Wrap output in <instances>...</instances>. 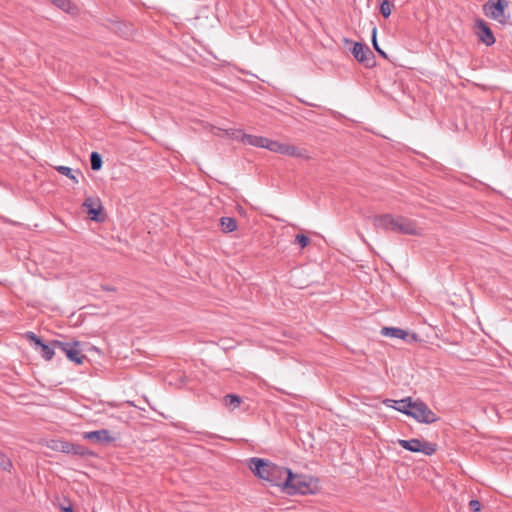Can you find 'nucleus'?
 <instances>
[{"label": "nucleus", "mask_w": 512, "mask_h": 512, "mask_svg": "<svg viewBox=\"0 0 512 512\" xmlns=\"http://www.w3.org/2000/svg\"><path fill=\"white\" fill-rule=\"evenodd\" d=\"M384 404L388 407L414 418L416 421L431 424L439 420V417L421 400H412L406 397L401 400L386 399Z\"/></svg>", "instance_id": "1"}, {"label": "nucleus", "mask_w": 512, "mask_h": 512, "mask_svg": "<svg viewBox=\"0 0 512 512\" xmlns=\"http://www.w3.org/2000/svg\"><path fill=\"white\" fill-rule=\"evenodd\" d=\"M375 228L384 231H391L405 235H421V229L414 220L401 215L390 213L376 215L373 217Z\"/></svg>", "instance_id": "2"}, {"label": "nucleus", "mask_w": 512, "mask_h": 512, "mask_svg": "<svg viewBox=\"0 0 512 512\" xmlns=\"http://www.w3.org/2000/svg\"><path fill=\"white\" fill-rule=\"evenodd\" d=\"M318 481L312 476L303 474H294L289 469L286 482H284L283 491L289 495L294 494H312L317 490Z\"/></svg>", "instance_id": "3"}, {"label": "nucleus", "mask_w": 512, "mask_h": 512, "mask_svg": "<svg viewBox=\"0 0 512 512\" xmlns=\"http://www.w3.org/2000/svg\"><path fill=\"white\" fill-rule=\"evenodd\" d=\"M267 149L271 152L279 153L282 155L292 156L296 158L309 159L306 149L297 146L281 143L274 140H268Z\"/></svg>", "instance_id": "4"}, {"label": "nucleus", "mask_w": 512, "mask_h": 512, "mask_svg": "<svg viewBox=\"0 0 512 512\" xmlns=\"http://www.w3.org/2000/svg\"><path fill=\"white\" fill-rule=\"evenodd\" d=\"M53 346L63 352L70 361L78 365L82 364L84 360H86V356L81 354L79 341L63 342L53 340Z\"/></svg>", "instance_id": "5"}, {"label": "nucleus", "mask_w": 512, "mask_h": 512, "mask_svg": "<svg viewBox=\"0 0 512 512\" xmlns=\"http://www.w3.org/2000/svg\"><path fill=\"white\" fill-rule=\"evenodd\" d=\"M398 444L405 450L411 452H422L427 456H430L436 452V444L427 441H421L416 438L410 440L399 439Z\"/></svg>", "instance_id": "6"}, {"label": "nucleus", "mask_w": 512, "mask_h": 512, "mask_svg": "<svg viewBox=\"0 0 512 512\" xmlns=\"http://www.w3.org/2000/svg\"><path fill=\"white\" fill-rule=\"evenodd\" d=\"M351 52L355 59L365 67L372 68L375 66V56L367 45L355 42Z\"/></svg>", "instance_id": "7"}, {"label": "nucleus", "mask_w": 512, "mask_h": 512, "mask_svg": "<svg viewBox=\"0 0 512 512\" xmlns=\"http://www.w3.org/2000/svg\"><path fill=\"white\" fill-rule=\"evenodd\" d=\"M82 206L85 208L89 218L96 222H103L105 215L103 214V206L98 197H87Z\"/></svg>", "instance_id": "8"}, {"label": "nucleus", "mask_w": 512, "mask_h": 512, "mask_svg": "<svg viewBox=\"0 0 512 512\" xmlns=\"http://www.w3.org/2000/svg\"><path fill=\"white\" fill-rule=\"evenodd\" d=\"M507 6L508 0H488L483 6V11L486 16L501 21Z\"/></svg>", "instance_id": "9"}, {"label": "nucleus", "mask_w": 512, "mask_h": 512, "mask_svg": "<svg viewBox=\"0 0 512 512\" xmlns=\"http://www.w3.org/2000/svg\"><path fill=\"white\" fill-rule=\"evenodd\" d=\"M272 462L253 457L249 460V468L251 471L260 479L265 480L269 477L270 468L272 466Z\"/></svg>", "instance_id": "10"}, {"label": "nucleus", "mask_w": 512, "mask_h": 512, "mask_svg": "<svg viewBox=\"0 0 512 512\" xmlns=\"http://www.w3.org/2000/svg\"><path fill=\"white\" fill-rule=\"evenodd\" d=\"M475 33L482 43L487 46H491L495 43V37L488 24L483 19L475 20Z\"/></svg>", "instance_id": "11"}, {"label": "nucleus", "mask_w": 512, "mask_h": 512, "mask_svg": "<svg viewBox=\"0 0 512 512\" xmlns=\"http://www.w3.org/2000/svg\"><path fill=\"white\" fill-rule=\"evenodd\" d=\"M289 469L278 466L276 464H272L270 468L269 477L266 479L272 486L281 487L284 489V482H286V477L288 476Z\"/></svg>", "instance_id": "12"}, {"label": "nucleus", "mask_w": 512, "mask_h": 512, "mask_svg": "<svg viewBox=\"0 0 512 512\" xmlns=\"http://www.w3.org/2000/svg\"><path fill=\"white\" fill-rule=\"evenodd\" d=\"M26 338L29 341L33 342L37 346V348H40V354L45 360L49 361L53 358L55 354L54 350L57 348L53 346V341L51 342L50 345L45 344L42 341V339L33 332H27Z\"/></svg>", "instance_id": "13"}, {"label": "nucleus", "mask_w": 512, "mask_h": 512, "mask_svg": "<svg viewBox=\"0 0 512 512\" xmlns=\"http://www.w3.org/2000/svg\"><path fill=\"white\" fill-rule=\"evenodd\" d=\"M83 438L96 443H110L114 440L107 429L85 432Z\"/></svg>", "instance_id": "14"}, {"label": "nucleus", "mask_w": 512, "mask_h": 512, "mask_svg": "<svg viewBox=\"0 0 512 512\" xmlns=\"http://www.w3.org/2000/svg\"><path fill=\"white\" fill-rule=\"evenodd\" d=\"M241 140L245 144L267 149V144H268L269 139L266 137H262V136L243 134Z\"/></svg>", "instance_id": "15"}, {"label": "nucleus", "mask_w": 512, "mask_h": 512, "mask_svg": "<svg viewBox=\"0 0 512 512\" xmlns=\"http://www.w3.org/2000/svg\"><path fill=\"white\" fill-rule=\"evenodd\" d=\"M381 334L383 336L399 339H406L408 336V333L405 330L396 327H383L381 329Z\"/></svg>", "instance_id": "16"}, {"label": "nucleus", "mask_w": 512, "mask_h": 512, "mask_svg": "<svg viewBox=\"0 0 512 512\" xmlns=\"http://www.w3.org/2000/svg\"><path fill=\"white\" fill-rule=\"evenodd\" d=\"M56 7L68 14H76L78 8L70 0H50Z\"/></svg>", "instance_id": "17"}, {"label": "nucleus", "mask_w": 512, "mask_h": 512, "mask_svg": "<svg viewBox=\"0 0 512 512\" xmlns=\"http://www.w3.org/2000/svg\"><path fill=\"white\" fill-rule=\"evenodd\" d=\"M241 402V397L236 394H227L223 398L224 405L230 410H235L236 408H238Z\"/></svg>", "instance_id": "18"}, {"label": "nucleus", "mask_w": 512, "mask_h": 512, "mask_svg": "<svg viewBox=\"0 0 512 512\" xmlns=\"http://www.w3.org/2000/svg\"><path fill=\"white\" fill-rule=\"evenodd\" d=\"M70 446L71 442L63 441V440H51L49 447L52 450L60 451L66 454H70Z\"/></svg>", "instance_id": "19"}, {"label": "nucleus", "mask_w": 512, "mask_h": 512, "mask_svg": "<svg viewBox=\"0 0 512 512\" xmlns=\"http://www.w3.org/2000/svg\"><path fill=\"white\" fill-rule=\"evenodd\" d=\"M220 225L222 228V231L224 232H233L237 229V223L236 220L232 217H222L220 219Z\"/></svg>", "instance_id": "20"}, {"label": "nucleus", "mask_w": 512, "mask_h": 512, "mask_svg": "<svg viewBox=\"0 0 512 512\" xmlns=\"http://www.w3.org/2000/svg\"><path fill=\"white\" fill-rule=\"evenodd\" d=\"M70 454L78 455L82 457L91 456L93 453L83 445L71 443Z\"/></svg>", "instance_id": "21"}, {"label": "nucleus", "mask_w": 512, "mask_h": 512, "mask_svg": "<svg viewBox=\"0 0 512 512\" xmlns=\"http://www.w3.org/2000/svg\"><path fill=\"white\" fill-rule=\"evenodd\" d=\"M102 157L98 152H92L90 155V164L92 170H99L102 167Z\"/></svg>", "instance_id": "22"}, {"label": "nucleus", "mask_w": 512, "mask_h": 512, "mask_svg": "<svg viewBox=\"0 0 512 512\" xmlns=\"http://www.w3.org/2000/svg\"><path fill=\"white\" fill-rule=\"evenodd\" d=\"M13 467L11 459L6 456L3 452H0V468L3 471L10 472Z\"/></svg>", "instance_id": "23"}, {"label": "nucleus", "mask_w": 512, "mask_h": 512, "mask_svg": "<svg viewBox=\"0 0 512 512\" xmlns=\"http://www.w3.org/2000/svg\"><path fill=\"white\" fill-rule=\"evenodd\" d=\"M55 169L62 175H65L67 176L68 178H70L74 183H78V179L76 178V176L73 174V171L71 168L67 167V166H57L55 167Z\"/></svg>", "instance_id": "24"}, {"label": "nucleus", "mask_w": 512, "mask_h": 512, "mask_svg": "<svg viewBox=\"0 0 512 512\" xmlns=\"http://www.w3.org/2000/svg\"><path fill=\"white\" fill-rule=\"evenodd\" d=\"M376 34H377V28L373 27V29H372V44H373V47H374L375 51L380 56H382L383 58L386 59L387 58V54L378 45V42H377V39H376Z\"/></svg>", "instance_id": "25"}, {"label": "nucleus", "mask_w": 512, "mask_h": 512, "mask_svg": "<svg viewBox=\"0 0 512 512\" xmlns=\"http://www.w3.org/2000/svg\"><path fill=\"white\" fill-rule=\"evenodd\" d=\"M391 8L392 4L388 0H384L380 6V12L385 18H387L391 14Z\"/></svg>", "instance_id": "26"}, {"label": "nucleus", "mask_w": 512, "mask_h": 512, "mask_svg": "<svg viewBox=\"0 0 512 512\" xmlns=\"http://www.w3.org/2000/svg\"><path fill=\"white\" fill-rule=\"evenodd\" d=\"M295 241L300 245L301 248H305L310 242V239L303 234H297L295 237Z\"/></svg>", "instance_id": "27"}, {"label": "nucleus", "mask_w": 512, "mask_h": 512, "mask_svg": "<svg viewBox=\"0 0 512 512\" xmlns=\"http://www.w3.org/2000/svg\"><path fill=\"white\" fill-rule=\"evenodd\" d=\"M481 503L478 500L472 499L469 501V508L471 511L478 512L481 510Z\"/></svg>", "instance_id": "28"}, {"label": "nucleus", "mask_w": 512, "mask_h": 512, "mask_svg": "<svg viewBox=\"0 0 512 512\" xmlns=\"http://www.w3.org/2000/svg\"><path fill=\"white\" fill-rule=\"evenodd\" d=\"M101 288H102V290L108 291V292H115L116 291V288L113 287V286H110V285H102Z\"/></svg>", "instance_id": "29"}, {"label": "nucleus", "mask_w": 512, "mask_h": 512, "mask_svg": "<svg viewBox=\"0 0 512 512\" xmlns=\"http://www.w3.org/2000/svg\"><path fill=\"white\" fill-rule=\"evenodd\" d=\"M63 512H73L71 507L68 508H62Z\"/></svg>", "instance_id": "30"}]
</instances>
